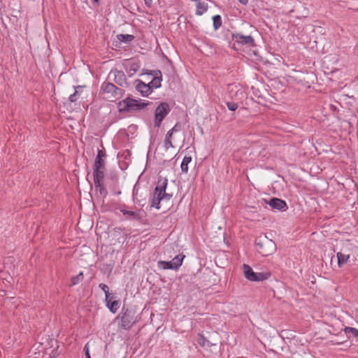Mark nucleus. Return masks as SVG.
<instances>
[{
  "mask_svg": "<svg viewBox=\"0 0 358 358\" xmlns=\"http://www.w3.org/2000/svg\"><path fill=\"white\" fill-rule=\"evenodd\" d=\"M344 331L345 334H352L354 337L358 338V329L355 328L347 327L344 329Z\"/></svg>",
  "mask_w": 358,
  "mask_h": 358,
  "instance_id": "24",
  "label": "nucleus"
},
{
  "mask_svg": "<svg viewBox=\"0 0 358 358\" xmlns=\"http://www.w3.org/2000/svg\"><path fill=\"white\" fill-rule=\"evenodd\" d=\"M119 210L127 220H134L140 219L141 210H129L125 205L120 206Z\"/></svg>",
  "mask_w": 358,
  "mask_h": 358,
  "instance_id": "10",
  "label": "nucleus"
},
{
  "mask_svg": "<svg viewBox=\"0 0 358 358\" xmlns=\"http://www.w3.org/2000/svg\"><path fill=\"white\" fill-rule=\"evenodd\" d=\"M161 82L162 79L160 78L155 77L148 83V85L152 90L153 89H157L161 87Z\"/></svg>",
  "mask_w": 358,
  "mask_h": 358,
  "instance_id": "20",
  "label": "nucleus"
},
{
  "mask_svg": "<svg viewBox=\"0 0 358 358\" xmlns=\"http://www.w3.org/2000/svg\"><path fill=\"white\" fill-rule=\"evenodd\" d=\"M148 105L149 102L145 101V100L126 98L119 102L118 109L120 112H129L132 110H141Z\"/></svg>",
  "mask_w": 358,
  "mask_h": 358,
  "instance_id": "3",
  "label": "nucleus"
},
{
  "mask_svg": "<svg viewBox=\"0 0 358 358\" xmlns=\"http://www.w3.org/2000/svg\"><path fill=\"white\" fill-rule=\"evenodd\" d=\"M234 39L235 41L245 48H252L255 46V40L250 36H245L241 34H236L234 35Z\"/></svg>",
  "mask_w": 358,
  "mask_h": 358,
  "instance_id": "9",
  "label": "nucleus"
},
{
  "mask_svg": "<svg viewBox=\"0 0 358 358\" xmlns=\"http://www.w3.org/2000/svg\"><path fill=\"white\" fill-rule=\"evenodd\" d=\"M171 109L166 102L161 103L156 108L155 113V125L159 127L163 120L169 114Z\"/></svg>",
  "mask_w": 358,
  "mask_h": 358,
  "instance_id": "7",
  "label": "nucleus"
},
{
  "mask_svg": "<svg viewBox=\"0 0 358 358\" xmlns=\"http://www.w3.org/2000/svg\"><path fill=\"white\" fill-rule=\"evenodd\" d=\"M101 0H92V3L94 6H97L99 5V2Z\"/></svg>",
  "mask_w": 358,
  "mask_h": 358,
  "instance_id": "33",
  "label": "nucleus"
},
{
  "mask_svg": "<svg viewBox=\"0 0 358 358\" xmlns=\"http://www.w3.org/2000/svg\"><path fill=\"white\" fill-rule=\"evenodd\" d=\"M82 91V87L78 86L75 88V92L69 96V101L71 102H75L78 100Z\"/></svg>",
  "mask_w": 358,
  "mask_h": 358,
  "instance_id": "19",
  "label": "nucleus"
},
{
  "mask_svg": "<svg viewBox=\"0 0 358 358\" xmlns=\"http://www.w3.org/2000/svg\"><path fill=\"white\" fill-rule=\"evenodd\" d=\"M350 254H347L345 252H339L336 254L337 259H338V265L339 267H342L343 265H345L349 258H350Z\"/></svg>",
  "mask_w": 358,
  "mask_h": 358,
  "instance_id": "15",
  "label": "nucleus"
},
{
  "mask_svg": "<svg viewBox=\"0 0 358 358\" xmlns=\"http://www.w3.org/2000/svg\"><path fill=\"white\" fill-rule=\"evenodd\" d=\"M118 39L122 42H129L134 39V36L129 34H120L117 36Z\"/></svg>",
  "mask_w": 358,
  "mask_h": 358,
  "instance_id": "22",
  "label": "nucleus"
},
{
  "mask_svg": "<svg viewBox=\"0 0 358 358\" xmlns=\"http://www.w3.org/2000/svg\"><path fill=\"white\" fill-rule=\"evenodd\" d=\"M84 351H85L86 358L91 357L90 354V348H89L88 343L85 345Z\"/></svg>",
  "mask_w": 358,
  "mask_h": 358,
  "instance_id": "29",
  "label": "nucleus"
},
{
  "mask_svg": "<svg viewBox=\"0 0 358 358\" xmlns=\"http://www.w3.org/2000/svg\"><path fill=\"white\" fill-rule=\"evenodd\" d=\"M83 279V272H80L76 276L71 278L72 285H76Z\"/></svg>",
  "mask_w": 358,
  "mask_h": 358,
  "instance_id": "25",
  "label": "nucleus"
},
{
  "mask_svg": "<svg viewBox=\"0 0 358 358\" xmlns=\"http://www.w3.org/2000/svg\"><path fill=\"white\" fill-rule=\"evenodd\" d=\"M242 4L245 5L248 3V0H238Z\"/></svg>",
  "mask_w": 358,
  "mask_h": 358,
  "instance_id": "35",
  "label": "nucleus"
},
{
  "mask_svg": "<svg viewBox=\"0 0 358 358\" xmlns=\"http://www.w3.org/2000/svg\"><path fill=\"white\" fill-rule=\"evenodd\" d=\"M173 132L179 131V127L176 124L171 129H170Z\"/></svg>",
  "mask_w": 358,
  "mask_h": 358,
  "instance_id": "34",
  "label": "nucleus"
},
{
  "mask_svg": "<svg viewBox=\"0 0 358 358\" xmlns=\"http://www.w3.org/2000/svg\"><path fill=\"white\" fill-rule=\"evenodd\" d=\"M145 2L147 5L150 6L152 3V0H145Z\"/></svg>",
  "mask_w": 358,
  "mask_h": 358,
  "instance_id": "36",
  "label": "nucleus"
},
{
  "mask_svg": "<svg viewBox=\"0 0 358 358\" xmlns=\"http://www.w3.org/2000/svg\"><path fill=\"white\" fill-rule=\"evenodd\" d=\"M185 255H178L176 256L171 261H159L158 262V266L161 269H172L178 270L182 265Z\"/></svg>",
  "mask_w": 358,
  "mask_h": 358,
  "instance_id": "6",
  "label": "nucleus"
},
{
  "mask_svg": "<svg viewBox=\"0 0 358 358\" xmlns=\"http://www.w3.org/2000/svg\"><path fill=\"white\" fill-rule=\"evenodd\" d=\"M114 294L110 295L108 299L105 298L106 306L113 313H115L120 308V302L118 300H114Z\"/></svg>",
  "mask_w": 358,
  "mask_h": 358,
  "instance_id": "13",
  "label": "nucleus"
},
{
  "mask_svg": "<svg viewBox=\"0 0 358 358\" xmlns=\"http://www.w3.org/2000/svg\"><path fill=\"white\" fill-rule=\"evenodd\" d=\"M192 162V157L190 156H185L181 164L180 168L182 172L187 173L188 171V164Z\"/></svg>",
  "mask_w": 358,
  "mask_h": 358,
  "instance_id": "17",
  "label": "nucleus"
},
{
  "mask_svg": "<svg viewBox=\"0 0 358 358\" xmlns=\"http://www.w3.org/2000/svg\"><path fill=\"white\" fill-rule=\"evenodd\" d=\"M227 108L231 111H234L238 108V104L234 102H227Z\"/></svg>",
  "mask_w": 358,
  "mask_h": 358,
  "instance_id": "27",
  "label": "nucleus"
},
{
  "mask_svg": "<svg viewBox=\"0 0 358 358\" xmlns=\"http://www.w3.org/2000/svg\"><path fill=\"white\" fill-rule=\"evenodd\" d=\"M267 203L272 208L282 212L286 211L288 208L286 202L278 198H272L267 202Z\"/></svg>",
  "mask_w": 358,
  "mask_h": 358,
  "instance_id": "11",
  "label": "nucleus"
},
{
  "mask_svg": "<svg viewBox=\"0 0 358 358\" xmlns=\"http://www.w3.org/2000/svg\"><path fill=\"white\" fill-rule=\"evenodd\" d=\"M108 78L113 80L120 86H124L127 85L126 76L122 71L112 69L108 74Z\"/></svg>",
  "mask_w": 358,
  "mask_h": 358,
  "instance_id": "8",
  "label": "nucleus"
},
{
  "mask_svg": "<svg viewBox=\"0 0 358 358\" xmlns=\"http://www.w3.org/2000/svg\"><path fill=\"white\" fill-rule=\"evenodd\" d=\"M137 91L143 96H148L149 94L152 93V90L148 84H145L141 80H137V84L136 86Z\"/></svg>",
  "mask_w": 358,
  "mask_h": 358,
  "instance_id": "14",
  "label": "nucleus"
},
{
  "mask_svg": "<svg viewBox=\"0 0 358 358\" xmlns=\"http://www.w3.org/2000/svg\"><path fill=\"white\" fill-rule=\"evenodd\" d=\"M99 288L101 289L103 292L105 293V298L108 299V297L110 296V295H111L112 294H110L108 292V287L106 285V284H103V283H101L99 284Z\"/></svg>",
  "mask_w": 358,
  "mask_h": 358,
  "instance_id": "26",
  "label": "nucleus"
},
{
  "mask_svg": "<svg viewBox=\"0 0 358 358\" xmlns=\"http://www.w3.org/2000/svg\"><path fill=\"white\" fill-rule=\"evenodd\" d=\"M255 245L258 252L263 256H268L272 254L275 250V243L266 236L257 238Z\"/></svg>",
  "mask_w": 358,
  "mask_h": 358,
  "instance_id": "4",
  "label": "nucleus"
},
{
  "mask_svg": "<svg viewBox=\"0 0 358 358\" xmlns=\"http://www.w3.org/2000/svg\"><path fill=\"white\" fill-rule=\"evenodd\" d=\"M173 132L171 130L168 131V132L166 134L165 138L171 139V137L173 136Z\"/></svg>",
  "mask_w": 358,
  "mask_h": 358,
  "instance_id": "32",
  "label": "nucleus"
},
{
  "mask_svg": "<svg viewBox=\"0 0 358 358\" xmlns=\"http://www.w3.org/2000/svg\"><path fill=\"white\" fill-rule=\"evenodd\" d=\"M213 27L215 30H217L222 26V18L219 15L213 17Z\"/></svg>",
  "mask_w": 358,
  "mask_h": 358,
  "instance_id": "21",
  "label": "nucleus"
},
{
  "mask_svg": "<svg viewBox=\"0 0 358 358\" xmlns=\"http://www.w3.org/2000/svg\"><path fill=\"white\" fill-rule=\"evenodd\" d=\"M95 189L100 193L101 196L106 197L107 195V190L103 186V182H99V183H94Z\"/></svg>",
  "mask_w": 358,
  "mask_h": 358,
  "instance_id": "18",
  "label": "nucleus"
},
{
  "mask_svg": "<svg viewBox=\"0 0 358 358\" xmlns=\"http://www.w3.org/2000/svg\"><path fill=\"white\" fill-rule=\"evenodd\" d=\"M93 176L94 183L103 182L104 169H94Z\"/></svg>",
  "mask_w": 358,
  "mask_h": 358,
  "instance_id": "16",
  "label": "nucleus"
},
{
  "mask_svg": "<svg viewBox=\"0 0 358 358\" xmlns=\"http://www.w3.org/2000/svg\"><path fill=\"white\" fill-rule=\"evenodd\" d=\"M243 271L245 277L252 282H259L268 279L271 276V273H255L252 268L248 264H243Z\"/></svg>",
  "mask_w": 358,
  "mask_h": 358,
  "instance_id": "5",
  "label": "nucleus"
},
{
  "mask_svg": "<svg viewBox=\"0 0 358 358\" xmlns=\"http://www.w3.org/2000/svg\"><path fill=\"white\" fill-rule=\"evenodd\" d=\"M105 162L103 159H96L94 169H104Z\"/></svg>",
  "mask_w": 358,
  "mask_h": 358,
  "instance_id": "23",
  "label": "nucleus"
},
{
  "mask_svg": "<svg viewBox=\"0 0 358 358\" xmlns=\"http://www.w3.org/2000/svg\"><path fill=\"white\" fill-rule=\"evenodd\" d=\"M105 155L106 154L103 151L99 150L96 159H103V158L105 157Z\"/></svg>",
  "mask_w": 358,
  "mask_h": 358,
  "instance_id": "30",
  "label": "nucleus"
},
{
  "mask_svg": "<svg viewBox=\"0 0 358 358\" xmlns=\"http://www.w3.org/2000/svg\"><path fill=\"white\" fill-rule=\"evenodd\" d=\"M164 144V148L166 150H168L169 148H173V143L171 142V139L165 138Z\"/></svg>",
  "mask_w": 358,
  "mask_h": 358,
  "instance_id": "28",
  "label": "nucleus"
},
{
  "mask_svg": "<svg viewBox=\"0 0 358 358\" xmlns=\"http://www.w3.org/2000/svg\"><path fill=\"white\" fill-rule=\"evenodd\" d=\"M89 358H91V357H89Z\"/></svg>",
  "mask_w": 358,
  "mask_h": 358,
  "instance_id": "37",
  "label": "nucleus"
},
{
  "mask_svg": "<svg viewBox=\"0 0 358 358\" xmlns=\"http://www.w3.org/2000/svg\"><path fill=\"white\" fill-rule=\"evenodd\" d=\"M101 88L105 94H109V96L106 97L107 99L115 97L118 94V91L120 90L115 85L110 83H103Z\"/></svg>",
  "mask_w": 358,
  "mask_h": 358,
  "instance_id": "12",
  "label": "nucleus"
},
{
  "mask_svg": "<svg viewBox=\"0 0 358 358\" xmlns=\"http://www.w3.org/2000/svg\"><path fill=\"white\" fill-rule=\"evenodd\" d=\"M168 185V180L164 178H159L157 186L154 190L153 194L150 199V206L156 209L160 208V203L163 201H169L172 196L166 192Z\"/></svg>",
  "mask_w": 358,
  "mask_h": 358,
  "instance_id": "1",
  "label": "nucleus"
},
{
  "mask_svg": "<svg viewBox=\"0 0 358 358\" xmlns=\"http://www.w3.org/2000/svg\"><path fill=\"white\" fill-rule=\"evenodd\" d=\"M116 320L118 321L119 327L125 330L130 329L138 322L135 312L124 308L118 314Z\"/></svg>",
  "mask_w": 358,
  "mask_h": 358,
  "instance_id": "2",
  "label": "nucleus"
},
{
  "mask_svg": "<svg viewBox=\"0 0 358 358\" xmlns=\"http://www.w3.org/2000/svg\"><path fill=\"white\" fill-rule=\"evenodd\" d=\"M138 65L136 63H132L131 64V70H132L134 73H136L138 71Z\"/></svg>",
  "mask_w": 358,
  "mask_h": 358,
  "instance_id": "31",
  "label": "nucleus"
}]
</instances>
